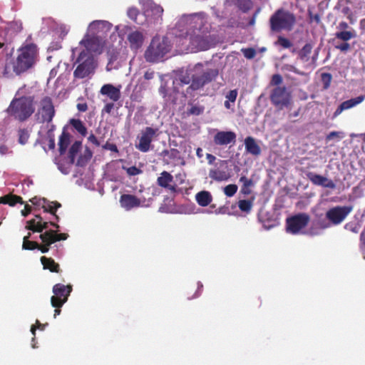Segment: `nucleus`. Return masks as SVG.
I'll return each instance as SVG.
<instances>
[{"label":"nucleus","instance_id":"nucleus-1","mask_svg":"<svg viewBox=\"0 0 365 365\" xmlns=\"http://www.w3.org/2000/svg\"><path fill=\"white\" fill-rule=\"evenodd\" d=\"M38 61V48L34 43L23 44L16 51V56L6 58L2 76L6 78L20 76L34 67Z\"/></svg>","mask_w":365,"mask_h":365},{"label":"nucleus","instance_id":"nucleus-2","mask_svg":"<svg viewBox=\"0 0 365 365\" xmlns=\"http://www.w3.org/2000/svg\"><path fill=\"white\" fill-rule=\"evenodd\" d=\"M34 97H15L6 109L8 115L20 122L26 121L34 113Z\"/></svg>","mask_w":365,"mask_h":365},{"label":"nucleus","instance_id":"nucleus-3","mask_svg":"<svg viewBox=\"0 0 365 365\" xmlns=\"http://www.w3.org/2000/svg\"><path fill=\"white\" fill-rule=\"evenodd\" d=\"M170 50L168 38L155 36L145 51L144 57L147 62L157 63L161 61Z\"/></svg>","mask_w":365,"mask_h":365},{"label":"nucleus","instance_id":"nucleus-4","mask_svg":"<svg viewBox=\"0 0 365 365\" xmlns=\"http://www.w3.org/2000/svg\"><path fill=\"white\" fill-rule=\"evenodd\" d=\"M270 27L274 31H291L295 24L294 15L284 9H278L270 18Z\"/></svg>","mask_w":365,"mask_h":365},{"label":"nucleus","instance_id":"nucleus-5","mask_svg":"<svg viewBox=\"0 0 365 365\" xmlns=\"http://www.w3.org/2000/svg\"><path fill=\"white\" fill-rule=\"evenodd\" d=\"M205 14H193L183 16L178 23L180 34L188 31L190 34L200 33L205 23Z\"/></svg>","mask_w":365,"mask_h":365},{"label":"nucleus","instance_id":"nucleus-6","mask_svg":"<svg viewBox=\"0 0 365 365\" xmlns=\"http://www.w3.org/2000/svg\"><path fill=\"white\" fill-rule=\"evenodd\" d=\"M76 62L79 64L73 72L74 77L84 78L94 71V58L88 52L81 51L77 58Z\"/></svg>","mask_w":365,"mask_h":365},{"label":"nucleus","instance_id":"nucleus-7","mask_svg":"<svg viewBox=\"0 0 365 365\" xmlns=\"http://www.w3.org/2000/svg\"><path fill=\"white\" fill-rule=\"evenodd\" d=\"M56 115L55 107L51 98L43 97L39 103V106L35 115L36 121L40 123H50Z\"/></svg>","mask_w":365,"mask_h":365},{"label":"nucleus","instance_id":"nucleus-8","mask_svg":"<svg viewBox=\"0 0 365 365\" xmlns=\"http://www.w3.org/2000/svg\"><path fill=\"white\" fill-rule=\"evenodd\" d=\"M158 135V128L145 127L138 136V144L135 145L136 148L143 153L149 151L152 141Z\"/></svg>","mask_w":365,"mask_h":365},{"label":"nucleus","instance_id":"nucleus-9","mask_svg":"<svg viewBox=\"0 0 365 365\" xmlns=\"http://www.w3.org/2000/svg\"><path fill=\"white\" fill-rule=\"evenodd\" d=\"M39 237L43 244H38V247L36 249L42 253H46L48 252L52 244L61 240H66L68 237V235L66 233H58L56 230H49L41 233Z\"/></svg>","mask_w":365,"mask_h":365},{"label":"nucleus","instance_id":"nucleus-10","mask_svg":"<svg viewBox=\"0 0 365 365\" xmlns=\"http://www.w3.org/2000/svg\"><path fill=\"white\" fill-rule=\"evenodd\" d=\"M72 292V286L56 284L53 287V296L51 298V304L53 307H62L65 304Z\"/></svg>","mask_w":365,"mask_h":365},{"label":"nucleus","instance_id":"nucleus-11","mask_svg":"<svg viewBox=\"0 0 365 365\" xmlns=\"http://www.w3.org/2000/svg\"><path fill=\"white\" fill-rule=\"evenodd\" d=\"M310 220L306 213H299L286 220L287 231L291 234H298L300 230L307 226Z\"/></svg>","mask_w":365,"mask_h":365},{"label":"nucleus","instance_id":"nucleus-12","mask_svg":"<svg viewBox=\"0 0 365 365\" xmlns=\"http://www.w3.org/2000/svg\"><path fill=\"white\" fill-rule=\"evenodd\" d=\"M352 210L351 205L336 206L327 211L326 218L333 225H337L341 224Z\"/></svg>","mask_w":365,"mask_h":365},{"label":"nucleus","instance_id":"nucleus-13","mask_svg":"<svg viewBox=\"0 0 365 365\" xmlns=\"http://www.w3.org/2000/svg\"><path fill=\"white\" fill-rule=\"evenodd\" d=\"M180 37L189 38L192 49L195 51H205L210 47L209 41L200 33L190 34L188 31L178 35Z\"/></svg>","mask_w":365,"mask_h":365},{"label":"nucleus","instance_id":"nucleus-14","mask_svg":"<svg viewBox=\"0 0 365 365\" xmlns=\"http://www.w3.org/2000/svg\"><path fill=\"white\" fill-rule=\"evenodd\" d=\"M272 103L276 106H288L291 101V95L286 87L277 86L274 88L270 95Z\"/></svg>","mask_w":365,"mask_h":365},{"label":"nucleus","instance_id":"nucleus-15","mask_svg":"<svg viewBox=\"0 0 365 365\" xmlns=\"http://www.w3.org/2000/svg\"><path fill=\"white\" fill-rule=\"evenodd\" d=\"M82 44L86 48L87 52H101L103 47V41L101 38L95 35L86 34L81 41Z\"/></svg>","mask_w":365,"mask_h":365},{"label":"nucleus","instance_id":"nucleus-16","mask_svg":"<svg viewBox=\"0 0 365 365\" xmlns=\"http://www.w3.org/2000/svg\"><path fill=\"white\" fill-rule=\"evenodd\" d=\"M172 182H173V176L167 171H163L157 178L158 186L168 190L170 193H175L177 192V185H172Z\"/></svg>","mask_w":365,"mask_h":365},{"label":"nucleus","instance_id":"nucleus-17","mask_svg":"<svg viewBox=\"0 0 365 365\" xmlns=\"http://www.w3.org/2000/svg\"><path fill=\"white\" fill-rule=\"evenodd\" d=\"M307 178L315 185L330 189H334L336 187V185L332 180L328 179L321 175L309 172L307 173Z\"/></svg>","mask_w":365,"mask_h":365},{"label":"nucleus","instance_id":"nucleus-18","mask_svg":"<svg viewBox=\"0 0 365 365\" xmlns=\"http://www.w3.org/2000/svg\"><path fill=\"white\" fill-rule=\"evenodd\" d=\"M236 134L233 131H218L213 138V142L217 145H225L235 143Z\"/></svg>","mask_w":365,"mask_h":365},{"label":"nucleus","instance_id":"nucleus-19","mask_svg":"<svg viewBox=\"0 0 365 365\" xmlns=\"http://www.w3.org/2000/svg\"><path fill=\"white\" fill-rule=\"evenodd\" d=\"M120 206L125 210H130L141 205V200L135 195L123 194L120 197Z\"/></svg>","mask_w":365,"mask_h":365},{"label":"nucleus","instance_id":"nucleus-20","mask_svg":"<svg viewBox=\"0 0 365 365\" xmlns=\"http://www.w3.org/2000/svg\"><path fill=\"white\" fill-rule=\"evenodd\" d=\"M100 93L103 96H107L114 102L118 101L121 96L120 88L115 87L112 84L103 85L101 88Z\"/></svg>","mask_w":365,"mask_h":365},{"label":"nucleus","instance_id":"nucleus-21","mask_svg":"<svg viewBox=\"0 0 365 365\" xmlns=\"http://www.w3.org/2000/svg\"><path fill=\"white\" fill-rule=\"evenodd\" d=\"M245 146L246 151L252 155L258 156L261 153L259 145L252 136H248L245 139Z\"/></svg>","mask_w":365,"mask_h":365},{"label":"nucleus","instance_id":"nucleus-22","mask_svg":"<svg viewBox=\"0 0 365 365\" xmlns=\"http://www.w3.org/2000/svg\"><path fill=\"white\" fill-rule=\"evenodd\" d=\"M127 38L132 49L139 48L143 42V36L142 33L138 31L130 33Z\"/></svg>","mask_w":365,"mask_h":365},{"label":"nucleus","instance_id":"nucleus-23","mask_svg":"<svg viewBox=\"0 0 365 365\" xmlns=\"http://www.w3.org/2000/svg\"><path fill=\"white\" fill-rule=\"evenodd\" d=\"M209 177L215 181L222 182L227 181L230 179V173L220 168L210 169L209 171Z\"/></svg>","mask_w":365,"mask_h":365},{"label":"nucleus","instance_id":"nucleus-24","mask_svg":"<svg viewBox=\"0 0 365 365\" xmlns=\"http://www.w3.org/2000/svg\"><path fill=\"white\" fill-rule=\"evenodd\" d=\"M50 222H36V220H30L27 221L26 229L32 231L33 232H42L43 230H46L48 227Z\"/></svg>","mask_w":365,"mask_h":365},{"label":"nucleus","instance_id":"nucleus-25","mask_svg":"<svg viewBox=\"0 0 365 365\" xmlns=\"http://www.w3.org/2000/svg\"><path fill=\"white\" fill-rule=\"evenodd\" d=\"M40 260L44 269H48L51 272L56 273H59L61 272L59 264L51 257L42 256Z\"/></svg>","mask_w":365,"mask_h":365},{"label":"nucleus","instance_id":"nucleus-26","mask_svg":"<svg viewBox=\"0 0 365 365\" xmlns=\"http://www.w3.org/2000/svg\"><path fill=\"white\" fill-rule=\"evenodd\" d=\"M195 200L200 206L206 207L212 201V196L209 191L202 190L196 194Z\"/></svg>","mask_w":365,"mask_h":365},{"label":"nucleus","instance_id":"nucleus-27","mask_svg":"<svg viewBox=\"0 0 365 365\" xmlns=\"http://www.w3.org/2000/svg\"><path fill=\"white\" fill-rule=\"evenodd\" d=\"M0 202L2 204H7L10 206H14L17 203L24 204L23 198L21 196L8 194L0 197Z\"/></svg>","mask_w":365,"mask_h":365},{"label":"nucleus","instance_id":"nucleus-28","mask_svg":"<svg viewBox=\"0 0 365 365\" xmlns=\"http://www.w3.org/2000/svg\"><path fill=\"white\" fill-rule=\"evenodd\" d=\"M61 205L58 202H50L47 200V202L42 205V209L44 212H49L55 217V219L58 221L59 217L56 214L58 208L61 207Z\"/></svg>","mask_w":365,"mask_h":365},{"label":"nucleus","instance_id":"nucleus-29","mask_svg":"<svg viewBox=\"0 0 365 365\" xmlns=\"http://www.w3.org/2000/svg\"><path fill=\"white\" fill-rule=\"evenodd\" d=\"M219 71L216 68H209L205 71L200 76L202 78L204 86L214 81L218 76Z\"/></svg>","mask_w":365,"mask_h":365},{"label":"nucleus","instance_id":"nucleus-30","mask_svg":"<svg viewBox=\"0 0 365 365\" xmlns=\"http://www.w3.org/2000/svg\"><path fill=\"white\" fill-rule=\"evenodd\" d=\"M69 143H70V135L68 133H66L65 130H63L59 137L58 150H59L60 155H63L66 153V149L69 145Z\"/></svg>","mask_w":365,"mask_h":365},{"label":"nucleus","instance_id":"nucleus-31","mask_svg":"<svg viewBox=\"0 0 365 365\" xmlns=\"http://www.w3.org/2000/svg\"><path fill=\"white\" fill-rule=\"evenodd\" d=\"M334 35L336 38L343 41H348L356 36V31L353 29L349 31H338Z\"/></svg>","mask_w":365,"mask_h":365},{"label":"nucleus","instance_id":"nucleus-32","mask_svg":"<svg viewBox=\"0 0 365 365\" xmlns=\"http://www.w3.org/2000/svg\"><path fill=\"white\" fill-rule=\"evenodd\" d=\"M364 96H359L356 98H351L347 101L342 102L341 106V109L347 110L354 107L355 106L361 103L364 100Z\"/></svg>","mask_w":365,"mask_h":365},{"label":"nucleus","instance_id":"nucleus-33","mask_svg":"<svg viewBox=\"0 0 365 365\" xmlns=\"http://www.w3.org/2000/svg\"><path fill=\"white\" fill-rule=\"evenodd\" d=\"M204 86V83L202 81V78L200 75H192V83L190 86L187 88V92L189 93L190 91H197Z\"/></svg>","mask_w":365,"mask_h":365},{"label":"nucleus","instance_id":"nucleus-34","mask_svg":"<svg viewBox=\"0 0 365 365\" xmlns=\"http://www.w3.org/2000/svg\"><path fill=\"white\" fill-rule=\"evenodd\" d=\"M70 124L73 128L81 135L86 136L87 134V128L80 119L72 118L70 120Z\"/></svg>","mask_w":365,"mask_h":365},{"label":"nucleus","instance_id":"nucleus-35","mask_svg":"<svg viewBox=\"0 0 365 365\" xmlns=\"http://www.w3.org/2000/svg\"><path fill=\"white\" fill-rule=\"evenodd\" d=\"M240 182L242 183L241 187V192L245 195H248L251 193L250 187H252L254 183L252 179H248L245 176H241L240 178Z\"/></svg>","mask_w":365,"mask_h":365},{"label":"nucleus","instance_id":"nucleus-36","mask_svg":"<svg viewBox=\"0 0 365 365\" xmlns=\"http://www.w3.org/2000/svg\"><path fill=\"white\" fill-rule=\"evenodd\" d=\"M312 46L310 43H306L299 51V58L301 61L307 62L309 61V55L312 53Z\"/></svg>","mask_w":365,"mask_h":365},{"label":"nucleus","instance_id":"nucleus-37","mask_svg":"<svg viewBox=\"0 0 365 365\" xmlns=\"http://www.w3.org/2000/svg\"><path fill=\"white\" fill-rule=\"evenodd\" d=\"M81 148V142L75 141L73 145L71 146L68 151V158L70 159V163L73 164L75 161L76 156L77 153L79 152Z\"/></svg>","mask_w":365,"mask_h":365},{"label":"nucleus","instance_id":"nucleus-38","mask_svg":"<svg viewBox=\"0 0 365 365\" xmlns=\"http://www.w3.org/2000/svg\"><path fill=\"white\" fill-rule=\"evenodd\" d=\"M235 5L240 11L246 13L252 9V2L251 0H235Z\"/></svg>","mask_w":365,"mask_h":365},{"label":"nucleus","instance_id":"nucleus-39","mask_svg":"<svg viewBox=\"0 0 365 365\" xmlns=\"http://www.w3.org/2000/svg\"><path fill=\"white\" fill-rule=\"evenodd\" d=\"M148 6L150 8L152 14L155 16V18L161 17L163 9L160 6L157 5L153 2H150L148 3Z\"/></svg>","mask_w":365,"mask_h":365},{"label":"nucleus","instance_id":"nucleus-40","mask_svg":"<svg viewBox=\"0 0 365 365\" xmlns=\"http://www.w3.org/2000/svg\"><path fill=\"white\" fill-rule=\"evenodd\" d=\"M19 143L21 145H25L29 138V130L26 128L19 129L18 131Z\"/></svg>","mask_w":365,"mask_h":365},{"label":"nucleus","instance_id":"nucleus-41","mask_svg":"<svg viewBox=\"0 0 365 365\" xmlns=\"http://www.w3.org/2000/svg\"><path fill=\"white\" fill-rule=\"evenodd\" d=\"M238 207L241 211L250 212L252 207V202L248 200H241L238 202Z\"/></svg>","mask_w":365,"mask_h":365},{"label":"nucleus","instance_id":"nucleus-42","mask_svg":"<svg viewBox=\"0 0 365 365\" xmlns=\"http://www.w3.org/2000/svg\"><path fill=\"white\" fill-rule=\"evenodd\" d=\"M274 43L282 46L283 48H289L293 46L290 40L282 36H278L277 41Z\"/></svg>","mask_w":365,"mask_h":365},{"label":"nucleus","instance_id":"nucleus-43","mask_svg":"<svg viewBox=\"0 0 365 365\" xmlns=\"http://www.w3.org/2000/svg\"><path fill=\"white\" fill-rule=\"evenodd\" d=\"M332 80V76L329 73H322L321 75V81L323 84V88L327 90L329 88Z\"/></svg>","mask_w":365,"mask_h":365},{"label":"nucleus","instance_id":"nucleus-44","mask_svg":"<svg viewBox=\"0 0 365 365\" xmlns=\"http://www.w3.org/2000/svg\"><path fill=\"white\" fill-rule=\"evenodd\" d=\"M238 187L235 184H230L224 187V193L227 197H232L235 195Z\"/></svg>","mask_w":365,"mask_h":365},{"label":"nucleus","instance_id":"nucleus-45","mask_svg":"<svg viewBox=\"0 0 365 365\" xmlns=\"http://www.w3.org/2000/svg\"><path fill=\"white\" fill-rule=\"evenodd\" d=\"M38 247V243L34 241H30L29 240L23 239L22 248L24 250H34Z\"/></svg>","mask_w":365,"mask_h":365},{"label":"nucleus","instance_id":"nucleus-46","mask_svg":"<svg viewBox=\"0 0 365 365\" xmlns=\"http://www.w3.org/2000/svg\"><path fill=\"white\" fill-rule=\"evenodd\" d=\"M282 70H284L285 72H293L300 76L307 75L305 72L299 71L294 66L291 64H284V66L282 67Z\"/></svg>","mask_w":365,"mask_h":365},{"label":"nucleus","instance_id":"nucleus-47","mask_svg":"<svg viewBox=\"0 0 365 365\" xmlns=\"http://www.w3.org/2000/svg\"><path fill=\"white\" fill-rule=\"evenodd\" d=\"M127 14L131 20H133V21H135L137 24H140L137 20L138 16L140 14V11L137 8H135V7L129 8L127 11Z\"/></svg>","mask_w":365,"mask_h":365},{"label":"nucleus","instance_id":"nucleus-48","mask_svg":"<svg viewBox=\"0 0 365 365\" xmlns=\"http://www.w3.org/2000/svg\"><path fill=\"white\" fill-rule=\"evenodd\" d=\"M204 111V107L201 106L194 105L187 110V114L193 115H199Z\"/></svg>","mask_w":365,"mask_h":365},{"label":"nucleus","instance_id":"nucleus-49","mask_svg":"<svg viewBox=\"0 0 365 365\" xmlns=\"http://www.w3.org/2000/svg\"><path fill=\"white\" fill-rule=\"evenodd\" d=\"M242 52L245 57L247 59H252L256 56V51L253 48H242Z\"/></svg>","mask_w":365,"mask_h":365},{"label":"nucleus","instance_id":"nucleus-50","mask_svg":"<svg viewBox=\"0 0 365 365\" xmlns=\"http://www.w3.org/2000/svg\"><path fill=\"white\" fill-rule=\"evenodd\" d=\"M237 89H234V90H231L226 95L225 98L227 100H228L229 101L232 102V103H235V101H236V98L237 97Z\"/></svg>","mask_w":365,"mask_h":365},{"label":"nucleus","instance_id":"nucleus-51","mask_svg":"<svg viewBox=\"0 0 365 365\" xmlns=\"http://www.w3.org/2000/svg\"><path fill=\"white\" fill-rule=\"evenodd\" d=\"M282 77L279 74H274L272 77L270 84L272 86H279L282 83Z\"/></svg>","mask_w":365,"mask_h":365},{"label":"nucleus","instance_id":"nucleus-52","mask_svg":"<svg viewBox=\"0 0 365 365\" xmlns=\"http://www.w3.org/2000/svg\"><path fill=\"white\" fill-rule=\"evenodd\" d=\"M359 249L363 254L365 253V230L361 232L359 236Z\"/></svg>","mask_w":365,"mask_h":365},{"label":"nucleus","instance_id":"nucleus-53","mask_svg":"<svg viewBox=\"0 0 365 365\" xmlns=\"http://www.w3.org/2000/svg\"><path fill=\"white\" fill-rule=\"evenodd\" d=\"M29 201L34 205L36 206H39L42 207V205L47 202L46 198H38L34 197L29 200Z\"/></svg>","mask_w":365,"mask_h":365},{"label":"nucleus","instance_id":"nucleus-54","mask_svg":"<svg viewBox=\"0 0 365 365\" xmlns=\"http://www.w3.org/2000/svg\"><path fill=\"white\" fill-rule=\"evenodd\" d=\"M127 174L131 176L139 175L142 173V170L138 168L136 166H131L126 170Z\"/></svg>","mask_w":365,"mask_h":365},{"label":"nucleus","instance_id":"nucleus-55","mask_svg":"<svg viewBox=\"0 0 365 365\" xmlns=\"http://www.w3.org/2000/svg\"><path fill=\"white\" fill-rule=\"evenodd\" d=\"M350 48H351L350 44L349 43H347V41H344V43H342L341 44L335 46V48H336L341 51H343V52H346L347 51H349L350 49Z\"/></svg>","mask_w":365,"mask_h":365},{"label":"nucleus","instance_id":"nucleus-56","mask_svg":"<svg viewBox=\"0 0 365 365\" xmlns=\"http://www.w3.org/2000/svg\"><path fill=\"white\" fill-rule=\"evenodd\" d=\"M36 328L40 329H43L44 325L41 324L38 320H36V324L31 326V333L33 334V335L34 336L36 335Z\"/></svg>","mask_w":365,"mask_h":365},{"label":"nucleus","instance_id":"nucleus-57","mask_svg":"<svg viewBox=\"0 0 365 365\" xmlns=\"http://www.w3.org/2000/svg\"><path fill=\"white\" fill-rule=\"evenodd\" d=\"M103 24V21H93L89 25V29L91 31L97 29L100 25Z\"/></svg>","mask_w":365,"mask_h":365},{"label":"nucleus","instance_id":"nucleus-58","mask_svg":"<svg viewBox=\"0 0 365 365\" xmlns=\"http://www.w3.org/2000/svg\"><path fill=\"white\" fill-rule=\"evenodd\" d=\"M89 160V158H86V156L81 155L77 160L76 165L78 166H83Z\"/></svg>","mask_w":365,"mask_h":365},{"label":"nucleus","instance_id":"nucleus-59","mask_svg":"<svg viewBox=\"0 0 365 365\" xmlns=\"http://www.w3.org/2000/svg\"><path fill=\"white\" fill-rule=\"evenodd\" d=\"M337 29L339 31H348L347 29H351V28L349 27V24L346 21H341L339 24Z\"/></svg>","mask_w":365,"mask_h":365},{"label":"nucleus","instance_id":"nucleus-60","mask_svg":"<svg viewBox=\"0 0 365 365\" xmlns=\"http://www.w3.org/2000/svg\"><path fill=\"white\" fill-rule=\"evenodd\" d=\"M113 108H114V104L113 103H108L106 104V106H104V108L103 109V111L106 113L110 114L111 113L112 110L113 109Z\"/></svg>","mask_w":365,"mask_h":365},{"label":"nucleus","instance_id":"nucleus-61","mask_svg":"<svg viewBox=\"0 0 365 365\" xmlns=\"http://www.w3.org/2000/svg\"><path fill=\"white\" fill-rule=\"evenodd\" d=\"M179 155V151L177 149H170L169 150L168 158L170 159H175L178 157Z\"/></svg>","mask_w":365,"mask_h":365},{"label":"nucleus","instance_id":"nucleus-62","mask_svg":"<svg viewBox=\"0 0 365 365\" xmlns=\"http://www.w3.org/2000/svg\"><path fill=\"white\" fill-rule=\"evenodd\" d=\"M180 81L182 84H189L190 82L192 83V78H190L188 75L182 76L180 78Z\"/></svg>","mask_w":365,"mask_h":365},{"label":"nucleus","instance_id":"nucleus-63","mask_svg":"<svg viewBox=\"0 0 365 365\" xmlns=\"http://www.w3.org/2000/svg\"><path fill=\"white\" fill-rule=\"evenodd\" d=\"M31 212V207L29 205L26 204L24 206V209L21 210V215L24 217H26Z\"/></svg>","mask_w":365,"mask_h":365},{"label":"nucleus","instance_id":"nucleus-64","mask_svg":"<svg viewBox=\"0 0 365 365\" xmlns=\"http://www.w3.org/2000/svg\"><path fill=\"white\" fill-rule=\"evenodd\" d=\"M227 212H228V207H227L225 206L220 207L219 208H217V210H215V213L216 215H218V214L225 215Z\"/></svg>","mask_w":365,"mask_h":365}]
</instances>
